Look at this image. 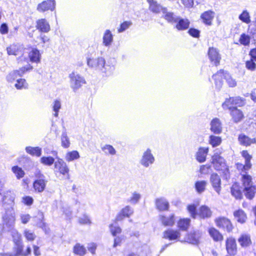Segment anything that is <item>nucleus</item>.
<instances>
[{
    "label": "nucleus",
    "instance_id": "f257e3e1",
    "mask_svg": "<svg viewBox=\"0 0 256 256\" xmlns=\"http://www.w3.org/2000/svg\"><path fill=\"white\" fill-rule=\"evenodd\" d=\"M88 66L94 70L100 72L103 76H111L115 70L114 65L112 60L107 62L102 56L97 58H86Z\"/></svg>",
    "mask_w": 256,
    "mask_h": 256
},
{
    "label": "nucleus",
    "instance_id": "f03ea898",
    "mask_svg": "<svg viewBox=\"0 0 256 256\" xmlns=\"http://www.w3.org/2000/svg\"><path fill=\"white\" fill-rule=\"evenodd\" d=\"M2 222L4 228H7L10 232L14 243L22 242L21 234L14 228L15 224V214L12 207L6 209L2 216Z\"/></svg>",
    "mask_w": 256,
    "mask_h": 256
},
{
    "label": "nucleus",
    "instance_id": "7ed1b4c3",
    "mask_svg": "<svg viewBox=\"0 0 256 256\" xmlns=\"http://www.w3.org/2000/svg\"><path fill=\"white\" fill-rule=\"evenodd\" d=\"M224 78L230 87L234 88L236 86V82L232 78L231 76L226 72L220 70L212 76L214 80L216 88L220 90L222 86V78Z\"/></svg>",
    "mask_w": 256,
    "mask_h": 256
},
{
    "label": "nucleus",
    "instance_id": "20e7f679",
    "mask_svg": "<svg viewBox=\"0 0 256 256\" xmlns=\"http://www.w3.org/2000/svg\"><path fill=\"white\" fill-rule=\"evenodd\" d=\"M212 164L216 170L222 172L226 179L230 178L229 170L224 158L218 155H213L212 157Z\"/></svg>",
    "mask_w": 256,
    "mask_h": 256
},
{
    "label": "nucleus",
    "instance_id": "39448f33",
    "mask_svg": "<svg viewBox=\"0 0 256 256\" xmlns=\"http://www.w3.org/2000/svg\"><path fill=\"white\" fill-rule=\"evenodd\" d=\"M68 77L70 87L74 92H77L83 84L86 83L84 77L77 72H72L69 74Z\"/></svg>",
    "mask_w": 256,
    "mask_h": 256
},
{
    "label": "nucleus",
    "instance_id": "423d86ee",
    "mask_svg": "<svg viewBox=\"0 0 256 256\" xmlns=\"http://www.w3.org/2000/svg\"><path fill=\"white\" fill-rule=\"evenodd\" d=\"M36 179L33 182V188L34 190L38 192H42L44 191L48 180L46 176L40 171L36 173Z\"/></svg>",
    "mask_w": 256,
    "mask_h": 256
},
{
    "label": "nucleus",
    "instance_id": "0eeeda50",
    "mask_svg": "<svg viewBox=\"0 0 256 256\" xmlns=\"http://www.w3.org/2000/svg\"><path fill=\"white\" fill-rule=\"evenodd\" d=\"M154 162L155 158L152 150L148 148L142 152L139 163L144 168H148L152 165Z\"/></svg>",
    "mask_w": 256,
    "mask_h": 256
},
{
    "label": "nucleus",
    "instance_id": "6e6552de",
    "mask_svg": "<svg viewBox=\"0 0 256 256\" xmlns=\"http://www.w3.org/2000/svg\"><path fill=\"white\" fill-rule=\"evenodd\" d=\"M54 169L56 173L62 174L68 180L70 178L69 168L66 162L62 158H58V160L54 162Z\"/></svg>",
    "mask_w": 256,
    "mask_h": 256
},
{
    "label": "nucleus",
    "instance_id": "1a4fd4ad",
    "mask_svg": "<svg viewBox=\"0 0 256 256\" xmlns=\"http://www.w3.org/2000/svg\"><path fill=\"white\" fill-rule=\"evenodd\" d=\"M32 66L28 64L20 68L19 70H14L8 74L6 76V80L9 82H12L18 76H22L26 72L32 70Z\"/></svg>",
    "mask_w": 256,
    "mask_h": 256
},
{
    "label": "nucleus",
    "instance_id": "9d476101",
    "mask_svg": "<svg viewBox=\"0 0 256 256\" xmlns=\"http://www.w3.org/2000/svg\"><path fill=\"white\" fill-rule=\"evenodd\" d=\"M25 49L20 44H12L7 47L6 51L8 55H14L18 57L22 56Z\"/></svg>",
    "mask_w": 256,
    "mask_h": 256
},
{
    "label": "nucleus",
    "instance_id": "9b49d317",
    "mask_svg": "<svg viewBox=\"0 0 256 256\" xmlns=\"http://www.w3.org/2000/svg\"><path fill=\"white\" fill-rule=\"evenodd\" d=\"M56 2L54 0H46L39 4L37 10L39 12H44L48 10L53 11L55 8Z\"/></svg>",
    "mask_w": 256,
    "mask_h": 256
},
{
    "label": "nucleus",
    "instance_id": "f8f14e48",
    "mask_svg": "<svg viewBox=\"0 0 256 256\" xmlns=\"http://www.w3.org/2000/svg\"><path fill=\"white\" fill-rule=\"evenodd\" d=\"M208 56L210 62L216 66L220 64L221 56L217 48L213 47L210 48L208 51Z\"/></svg>",
    "mask_w": 256,
    "mask_h": 256
},
{
    "label": "nucleus",
    "instance_id": "ddd939ff",
    "mask_svg": "<svg viewBox=\"0 0 256 256\" xmlns=\"http://www.w3.org/2000/svg\"><path fill=\"white\" fill-rule=\"evenodd\" d=\"M210 182L216 192L220 194L222 190L221 179L216 173H212L210 176Z\"/></svg>",
    "mask_w": 256,
    "mask_h": 256
},
{
    "label": "nucleus",
    "instance_id": "4468645a",
    "mask_svg": "<svg viewBox=\"0 0 256 256\" xmlns=\"http://www.w3.org/2000/svg\"><path fill=\"white\" fill-rule=\"evenodd\" d=\"M190 26V21L188 19L179 16L174 24V28L178 31H184L188 29Z\"/></svg>",
    "mask_w": 256,
    "mask_h": 256
},
{
    "label": "nucleus",
    "instance_id": "2eb2a0df",
    "mask_svg": "<svg viewBox=\"0 0 256 256\" xmlns=\"http://www.w3.org/2000/svg\"><path fill=\"white\" fill-rule=\"evenodd\" d=\"M178 16L176 14L172 12L168 11V8H164L162 14V18H164L168 23L174 24H175Z\"/></svg>",
    "mask_w": 256,
    "mask_h": 256
},
{
    "label": "nucleus",
    "instance_id": "dca6fc26",
    "mask_svg": "<svg viewBox=\"0 0 256 256\" xmlns=\"http://www.w3.org/2000/svg\"><path fill=\"white\" fill-rule=\"evenodd\" d=\"M36 27L40 32L44 33H47L50 30V25L45 18L38 20L36 22Z\"/></svg>",
    "mask_w": 256,
    "mask_h": 256
},
{
    "label": "nucleus",
    "instance_id": "f3484780",
    "mask_svg": "<svg viewBox=\"0 0 256 256\" xmlns=\"http://www.w3.org/2000/svg\"><path fill=\"white\" fill-rule=\"evenodd\" d=\"M180 236V234L178 230L168 229L164 232L162 238L170 240H174L178 239Z\"/></svg>",
    "mask_w": 256,
    "mask_h": 256
},
{
    "label": "nucleus",
    "instance_id": "a211bd4d",
    "mask_svg": "<svg viewBox=\"0 0 256 256\" xmlns=\"http://www.w3.org/2000/svg\"><path fill=\"white\" fill-rule=\"evenodd\" d=\"M216 224L218 227L226 230L228 232H230L232 229V226L228 218H220L216 220Z\"/></svg>",
    "mask_w": 256,
    "mask_h": 256
},
{
    "label": "nucleus",
    "instance_id": "6ab92c4d",
    "mask_svg": "<svg viewBox=\"0 0 256 256\" xmlns=\"http://www.w3.org/2000/svg\"><path fill=\"white\" fill-rule=\"evenodd\" d=\"M159 219L164 226H172L174 224L175 216L173 214L168 216L160 214L159 216Z\"/></svg>",
    "mask_w": 256,
    "mask_h": 256
},
{
    "label": "nucleus",
    "instance_id": "aec40b11",
    "mask_svg": "<svg viewBox=\"0 0 256 256\" xmlns=\"http://www.w3.org/2000/svg\"><path fill=\"white\" fill-rule=\"evenodd\" d=\"M155 204L156 208L160 211H166L169 209V202L164 198H156Z\"/></svg>",
    "mask_w": 256,
    "mask_h": 256
},
{
    "label": "nucleus",
    "instance_id": "412c9836",
    "mask_svg": "<svg viewBox=\"0 0 256 256\" xmlns=\"http://www.w3.org/2000/svg\"><path fill=\"white\" fill-rule=\"evenodd\" d=\"M208 147H200L196 154V158L200 163L204 162L206 160V157L208 152Z\"/></svg>",
    "mask_w": 256,
    "mask_h": 256
},
{
    "label": "nucleus",
    "instance_id": "4be33fe9",
    "mask_svg": "<svg viewBox=\"0 0 256 256\" xmlns=\"http://www.w3.org/2000/svg\"><path fill=\"white\" fill-rule=\"evenodd\" d=\"M214 16V12L212 10L206 11L200 16L202 22L207 26H211Z\"/></svg>",
    "mask_w": 256,
    "mask_h": 256
},
{
    "label": "nucleus",
    "instance_id": "5701e85b",
    "mask_svg": "<svg viewBox=\"0 0 256 256\" xmlns=\"http://www.w3.org/2000/svg\"><path fill=\"white\" fill-rule=\"evenodd\" d=\"M210 130L214 134H220L222 132V126L220 120L218 118L212 119L210 124Z\"/></svg>",
    "mask_w": 256,
    "mask_h": 256
},
{
    "label": "nucleus",
    "instance_id": "b1692460",
    "mask_svg": "<svg viewBox=\"0 0 256 256\" xmlns=\"http://www.w3.org/2000/svg\"><path fill=\"white\" fill-rule=\"evenodd\" d=\"M202 236V233L199 230L194 231L188 236V242L193 244H198Z\"/></svg>",
    "mask_w": 256,
    "mask_h": 256
},
{
    "label": "nucleus",
    "instance_id": "393cba45",
    "mask_svg": "<svg viewBox=\"0 0 256 256\" xmlns=\"http://www.w3.org/2000/svg\"><path fill=\"white\" fill-rule=\"evenodd\" d=\"M114 40V36L110 30L104 31L102 36V44L106 47H110Z\"/></svg>",
    "mask_w": 256,
    "mask_h": 256
},
{
    "label": "nucleus",
    "instance_id": "a878e982",
    "mask_svg": "<svg viewBox=\"0 0 256 256\" xmlns=\"http://www.w3.org/2000/svg\"><path fill=\"white\" fill-rule=\"evenodd\" d=\"M28 56L30 61L32 62L38 63L40 61L41 54L40 50L36 48H32L28 54Z\"/></svg>",
    "mask_w": 256,
    "mask_h": 256
},
{
    "label": "nucleus",
    "instance_id": "bb28decb",
    "mask_svg": "<svg viewBox=\"0 0 256 256\" xmlns=\"http://www.w3.org/2000/svg\"><path fill=\"white\" fill-rule=\"evenodd\" d=\"M133 209L128 206L123 208L118 214L116 218V220H122L124 217H130L133 213Z\"/></svg>",
    "mask_w": 256,
    "mask_h": 256
},
{
    "label": "nucleus",
    "instance_id": "cd10ccee",
    "mask_svg": "<svg viewBox=\"0 0 256 256\" xmlns=\"http://www.w3.org/2000/svg\"><path fill=\"white\" fill-rule=\"evenodd\" d=\"M147 2L150 5V10L154 13L159 14L162 12V14L163 9L166 8L158 4L155 0H147Z\"/></svg>",
    "mask_w": 256,
    "mask_h": 256
},
{
    "label": "nucleus",
    "instance_id": "c85d7f7f",
    "mask_svg": "<svg viewBox=\"0 0 256 256\" xmlns=\"http://www.w3.org/2000/svg\"><path fill=\"white\" fill-rule=\"evenodd\" d=\"M230 114L233 121L236 123L239 122L244 118L242 112L236 107H233L230 110Z\"/></svg>",
    "mask_w": 256,
    "mask_h": 256
},
{
    "label": "nucleus",
    "instance_id": "c756f323",
    "mask_svg": "<svg viewBox=\"0 0 256 256\" xmlns=\"http://www.w3.org/2000/svg\"><path fill=\"white\" fill-rule=\"evenodd\" d=\"M238 140L241 145L244 146H250L252 144L256 142V138H251L244 134L239 135Z\"/></svg>",
    "mask_w": 256,
    "mask_h": 256
},
{
    "label": "nucleus",
    "instance_id": "7c9ffc66",
    "mask_svg": "<svg viewBox=\"0 0 256 256\" xmlns=\"http://www.w3.org/2000/svg\"><path fill=\"white\" fill-rule=\"evenodd\" d=\"M226 248L230 254L234 255L236 251V240L232 238H228L226 242Z\"/></svg>",
    "mask_w": 256,
    "mask_h": 256
},
{
    "label": "nucleus",
    "instance_id": "2f4dec72",
    "mask_svg": "<svg viewBox=\"0 0 256 256\" xmlns=\"http://www.w3.org/2000/svg\"><path fill=\"white\" fill-rule=\"evenodd\" d=\"M212 214V212L208 206H202L198 210V215L200 218H210Z\"/></svg>",
    "mask_w": 256,
    "mask_h": 256
},
{
    "label": "nucleus",
    "instance_id": "473e14b6",
    "mask_svg": "<svg viewBox=\"0 0 256 256\" xmlns=\"http://www.w3.org/2000/svg\"><path fill=\"white\" fill-rule=\"evenodd\" d=\"M26 152L32 156H36L40 157L42 154V150L38 146L32 147V146H26L25 148Z\"/></svg>",
    "mask_w": 256,
    "mask_h": 256
},
{
    "label": "nucleus",
    "instance_id": "72a5a7b5",
    "mask_svg": "<svg viewBox=\"0 0 256 256\" xmlns=\"http://www.w3.org/2000/svg\"><path fill=\"white\" fill-rule=\"evenodd\" d=\"M234 216L236 220L240 223H244L246 219V216L242 210H238L234 212Z\"/></svg>",
    "mask_w": 256,
    "mask_h": 256
},
{
    "label": "nucleus",
    "instance_id": "f704fd0d",
    "mask_svg": "<svg viewBox=\"0 0 256 256\" xmlns=\"http://www.w3.org/2000/svg\"><path fill=\"white\" fill-rule=\"evenodd\" d=\"M207 182L206 180H198L195 182L194 188L196 192L199 194H202L206 190Z\"/></svg>",
    "mask_w": 256,
    "mask_h": 256
},
{
    "label": "nucleus",
    "instance_id": "c9c22d12",
    "mask_svg": "<svg viewBox=\"0 0 256 256\" xmlns=\"http://www.w3.org/2000/svg\"><path fill=\"white\" fill-rule=\"evenodd\" d=\"M2 199L4 202L12 203L15 199V194L12 191H6L4 193Z\"/></svg>",
    "mask_w": 256,
    "mask_h": 256
},
{
    "label": "nucleus",
    "instance_id": "e433bc0d",
    "mask_svg": "<svg viewBox=\"0 0 256 256\" xmlns=\"http://www.w3.org/2000/svg\"><path fill=\"white\" fill-rule=\"evenodd\" d=\"M79 152L77 150L68 152L65 156V160L68 162H72L80 158Z\"/></svg>",
    "mask_w": 256,
    "mask_h": 256
},
{
    "label": "nucleus",
    "instance_id": "4c0bfd02",
    "mask_svg": "<svg viewBox=\"0 0 256 256\" xmlns=\"http://www.w3.org/2000/svg\"><path fill=\"white\" fill-rule=\"evenodd\" d=\"M190 222V220L188 218H181L178 220V226L181 230L186 231L188 230Z\"/></svg>",
    "mask_w": 256,
    "mask_h": 256
},
{
    "label": "nucleus",
    "instance_id": "58836bf2",
    "mask_svg": "<svg viewBox=\"0 0 256 256\" xmlns=\"http://www.w3.org/2000/svg\"><path fill=\"white\" fill-rule=\"evenodd\" d=\"M12 171L18 180L24 177L25 172L24 170L20 167L18 166H14L12 168Z\"/></svg>",
    "mask_w": 256,
    "mask_h": 256
},
{
    "label": "nucleus",
    "instance_id": "ea45409f",
    "mask_svg": "<svg viewBox=\"0 0 256 256\" xmlns=\"http://www.w3.org/2000/svg\"><path fill=\"white\" fill-rule=\"evenodd\" d=\"M242 182L244 188L246 187L254 186L252 182V176L248 174H242Z\"/></svg>",
    "mask_w": 256,
    "mask_h": 256
},
{
    "label": "nucleus",
    "instance_id": "a19ab883",
    "mask_svg": "<svg viewBox=\"0 0 256 256\" xmlns=\"http://www.w3.org/2000/svg\"><path fill=\"white\" fill-rule=\"evenodd\" d=\"M238 242L242 247L248 246L251 243L250 236L248 234H242L238 238Z\"/></svg>",
    "mask_w": 256,
    "mask_h": 256
},
{
    "label": "nucleus",
    "instance_id": "79ce46f5",
    "mask_svg": "<svg viewBox=\"0 0 256 256\" xmlns=\"http://www.w3.org/2000/svg\"><path fill=\"white\" fill-rule=\"evenodd\" d=\"M14 250L15 254L14 256H23V248L24 246L22 242H19L14 243Z\"/></svg>",
    "mask_w": 256,
    "mask_h": 256
},
{
    "label": "nucleus",
    "instance_id": "37998d69",
    "mask_svg": "<svg viewBox=\"0 0 256 256\" xmlns=\"http://www.w3.org/2000/svg\"><path fill=\"white\" fill-rule=\"evenodd\" d=\"M210 236L214 240L219 241L222 239V235L220 232L214 228H210L208 230Z\"/></svg>",
    "mask_w": 256,
    "mask_h": 256
},
{
    "label": "nucleus",
    "instance_id": "c03bdc74",
    "mask_svg": "<svg viewBox=\"0 0 256 256\" xmlns=\"http://www.w3.org/2000/svg\"><path fill=\"white\" fill-rule=\"evenodd\" d=\"M244 190L245 196L246 198L251 200L254 197L256 192V186L246 187Z\"/></svg>",
    "mask_w": 256,
    "mask_h": 256
},
{
    "label": "nucleus",
    "instance_id": "a18cd8bd",
    "mask_svg": "<svg viewBox=\"0 0 256 256\" xmlns=\"http://www.w3.org/2000/svg\"><path fill=\"white\" fill-rule=\"evenodd\" d=\"M52 110L54 112L53 115L55 117H58L60 110L61 108L62 104L60 100H56L54 101L52 104Z\"/></svg>",
    "mask_w": 256,
    "mask_h": 256
},
{
    "label": "nucleus",
    "instance_id": "49530a36",
    "mask_svg": "<svg viewBox=\"0 0 256 256\" xmlns=\"http://www.w3.org/2000/svg\"><path fill=\"white\" fill-rule=\"evenodd\" d=\"M238 18L242 22L246 24L250 22V17L249 12L246 10L242 11L241 14L238 16Z\"/></svg>",
    "mask_w": 256,
    "mask_h": 256
},
{
    "label": "nucleus",
    "instance_id": "de8ad7c7",
    "mask_svg": "<svg viewBox=\"0 0 256 256\" xmlns=\"http://www.w3.org/2000/svg\"><path fill=\"white\" fill-rule=\"evenodd\" d=\"M209 143L212 147L219 146L222 142V138L220 136L211 135L209 136Z\"/></svg>",
    "mask_w": 256,
    "mask_h": 256
},
{
    "label": "nucleus",
    "instance_id": "09e8293b",
    "mask_svg": "<svg viewBox=\"0 0 256 256\" xmlns=\"http://www.w3.org/2000/svg\"><path fill=\"white\" fill-rule=\"evenodd\" d=\"M101 148L106 154L115 155L116 152L115 148L110 144H105Z\"/></svg>",
    "mask_w": 256,
    "mask_h": 256
},
{
    "label": "nucleus",
    "instance_id": "8fccbe9b",
    "mask_svg": "<svg viewBox=\"0 0 256 256\" xmlns=\"http://www.w3.org/2000/svg\"><path fill=\"white\" fill-rule=\"evenodd\" d=\"M231 194L236 199H241L242 195L241 190L236 185H233L231 188Z\"/></svg>",
    "mask_w": 256,
    "mask_h": 256
},
{
    "label": "nucleus",
    "instance_id": "3c124183",
    "mask_svg": "<svg viewBox=\"0 0 256 256\" xmlns=\"http://www.w3.org/2000/svg\"><path fill=\"white\" fill-rule=\"evenodd\" d=\"M74 252L77 254L83 256L86 252V249L84 246L80 244H77L74 248Z\"/></svg>",
    "mask_w": 256,
    "mask_h": 256
},
{
    "label": "nucleus",
    "instance_id": "603ef678",
    "mask_svg": "<svg viewBox=\"0 0 256 256\" xmlns=\"http://www.w3.org/2000/svg\"><path fill=\"white\" fill-rule=\"evenodd\" d=\"M231 100V104L234 105L242 106L245 104V100L240 96L232 97Z\"/></svg>",
    "mask_w": 256,
    "mask_h": 256
},
{
    "label": "nucleus",
    "instance_id": "864d4df0",
    "mask_svg": "<svg viewBox=\"0 0 256 256\" xmlns=\"http://www.w3.org/2000/svg\"><path fill=\"white\" fill-rule=\"evenodd\" d=\"M24 235L27 240L30 242L34 241L36 238V235L32 230L25 229L24 232Z\"/></svg>",
    "mask_w": 256,
    "mask_h": 256
},
{
    "label": "nucleus",
    "instance_id": "5fc2aeb1",
    "mask_svg": "<svg viewBox=\"0 0 256 256\" xmlns=\"http://www.w3.org/2000/svg\"><path fill=\"white\" fill-rule=\"evenodd\" d=\"M14 86L17 89L20 90L22 88H27L28 84L24 79L20 78L17 80L16 83L14 84Z\"/></svg>",
    "mask_w": 256,
    "mask_h": 256
},
{
    "label": "nucleus",
    "instance_id": "6e6d98bb",
    "mask_svg": "<svg viewBox=\"0 0 256 256\" xmlns=\"http://www.w3.org/2000/svg\"><path fill=\"white\" fill-rule=\"evenodd\" d=\"M40 162L44 165L50 166L54 164V159L52 156H42L40 158Z\"/></svg>",
    "mask_w": 256,
    "mask_h": 256
},
{
    "label": "nucleus",
    "instance_id": "4d7b16f0",
    "mask_svg": "<svg viewBox=\"0 0 256 256\" xmlns=\"http://www.w3.org/2000/svg\"><path fill=\"white\" fill-rule=\"evenodd\" d=\"M132 25L130 21H124L122 23L120 28L118 29V33H122L128 30Z\"/></svg>",
    "mask_w": 256,
    "mask_h": 256
},
{
    "label": "nucleus",
    "instance_id": "13d9d810",
    "mask_svg": "<svg viewBox=\"0 0 256 256\" xmlns=\"http://www.w3.org/2000/svg\"><path fill=\"white\" fill-rule=\"evenodd\" d=\"M78 222L81 224H88L90 225L92 224V221L90 216L86 214H84L82 216L78 218Z\"/></svg>",
    "mask_w": 256,
    "mask_h": 256
},
{
    "label": "nucleus",
    "instance_id": "bf43d9fd",
    "mask_svg": "<svg viewBox=\"0 0 256 256\" xmlns=\"http://www.w3.org/2000/svg\"><path fill=\"white\" fill-rule=\"evenodd\" d=\"M250 38L249 36L242 34L240 35L239 42L244 46H248L250 43Z\"/></svg>",
    "mask_w": 256,
    "mask_h": 256
},
{
    "label": "nucleus",
    "instance_id": "052dcab7",
    "mask_svg": "<svg viewBox=\"0 0 256 256\" xmlns=\"http://www.w3.org/2000/svg\"><path fill=\"white\" fill-rule=\"evenodd\" d=\"M187 209L191 216L195 218L198 214L196 210V206L194 204H190L187 206Z\"/></svg>",
    "mask_w": 256,
    "mask_h": 256
},
{
    "label": "nucleus",
    "instance_id": "680f3d73",
    "mask_svg": "<svg viewBox=\"0 0 256 256\" xmlns=\"http://www.w3.org/2000/svg\"><path fill=\"white\" fill-rule=\"evenodd\" d=\"M62 146L64 148H68L70 146V142L68 138L66 132H62Z\"/></svg>",
    "mask_w": 256,
    "mask_h": 256
},
{
    "label": "nucleus",
    "instance_id": "e2e57ef3",
    "mask_svg": "<svg viewBox=\"0 0 256 256\" xmlns=\"http://www.w3.org/2000/svg\"><path fill=\"white\" fill-rule=\"evenodd\" d=\"M140 198V194L134 192L132 194V196L128 200V201L132 204H136L138 202Z\"/></svg>",
    "mask_w": 256,
    "mask_h": 256
},
{
    "label": "nucleus",
    "instance_id": "0e129e2a",
    "mask_svg": "<svg viewBox=\"0 0 256 256\" xmlns=\"http://www.w3.org/2000/svg\"><path fill=\"white\" fill-rule=\"evenodd\" d=\"M110 228L112 234L114 236H116V234H120L121 232V228L116 224H110Z\"/></svg>",
    "mask_w": 256,
    "mask_h": 256
},
{
    "label": "nucleus",
    "instance_id": "69168bd1",
    "mask_svg": "<svg viewBox=\"0 0 256 256\" xmlns=\"http://www.w3.org/2000/svg\"><path fill=\"white\" fill-rule=\"evenodd\" d=\"M188 33L190 36L194 38H198L200 37V31L195 28H189Z\"/></svg>",
    "mask_w": 256,
    "mask_h": 256
},
{
    "label": "nucleus",
    "instance_id": "338daca9",
    "mask_svg": "<svg viewBox=\"0 0 256 256\" xmlns=\"http://www.w3.org/2000/svg\"><path fill=\"white\" fill-rule=\"evenodd\" d=\"M254 61L255 60L250 59V60L246 62V66L248 70H254L256 69V64Z\"/></svg>",
    "mask_w": 256,
    "mask_h": 256
},
{
    "label": "nucleus",
    "instance_id": "774afa93",
    "mask_svg": "<svg viewBox=\"0 0 256 256\" xmlns=\"http://www.w3.org/2000/svg\"><path fill=\"white\" fill-rule=\"evenodd\" d=\"M231 98H226L225 102L222 104V107L224 109H229L230 110L233 108L232 106L234 104H231V102H232V100H231Z\"/></svg>",
    "mask_w": 256,
    "mask_h": 256
}]
</instances>
